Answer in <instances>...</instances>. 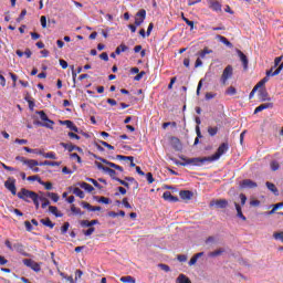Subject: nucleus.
I'll return each mask as SVG.
<instances>
[{
	"instance_id": "obj_1",
	"label": "nucleus",
	"mask_w": 283,
	"mask_h": 283,
	"mask_svg": "<svg viewBox=\"0 0 283 283\" xmlns=\"http://www.w3.org/2000/svg\"><path fill=\"white\" fill-rule=\"evenodd\" d=\"M229 150V144L228 143H221V145L218 147L217 153L212 156L203 157V158H181L185 163L176 161L175 164L177 166L186 167L187 165H193L196 167H201L206 163H214L218 159H220L223 155H226Z\"/></svg>"
},
{
	"instance_id": "obj_2",
	"label": "nucleus",
	"mask_w": 283,
	"mask_h": 283,
	"mask_svg": "<svg viewBox=\"0 0 283 283\" xmlns=\"http://www.w3.org/2000/svg\"><path fill=\"white\" fill-rule=\"evenodd\" d=\"M36 114L40 116V119H42L43 123L39 120H34L33 124L35 126L53 129L54 122L52 119H49L45 111H36Z\"/></svg>"
},
{
	"instance_id": "obj_3",
	"label": "nucleus",
	"mask_w": 283,
	"mask_h": 283,
	"mask_svg": "<svg viewBox=\"0 0 283 283\" xmlns=\"http://www.w3.org/2000/svg\"><path fill=\"white\" fill-rule=\"evenodd\" d=\"M15 196L25 202H30L28 199L35 200L39 198L36 192L27 190L25 188H22L20 192L15 193Z\"/></svg>"
},
{
	"instance_id": "obj_4",
	"label": "nucleus",
	"mask_w": 283,
	"mask_h": 283,
	"mask_svg": "<svg viewBox=\"0 0 283 283\" xmlns=\"http://www.w3.org/2000/svg\"><path fill=\"white\" fill-rule=\"evenodd\" d=\"M22 263L23 265H25L27 268H31V270L33 272H41V265L42 263H38L35 262L34 260H31V259H25V260H22Z\"/></svg>"
},
{
	"instance_id": "obj_5",
	"label": "nucleus",
	"mask_w": 283,
	"mask_h": 283,
	"mask_svg": "<svg viewBox=\"0 0 283 283\" xmlns=\"http://www.w3.org/2000/svg\"><path fill=\"white\" fill-rule=\"evenodd\" d=\"M233 75V67L232 65H228L224 67L223 73L221 74L220 82L221 84H227L228 80L231 78Z\"/></svg>"
},
{
	"instance_id": "obj_6",
	"label": "nucleus",
	"mask_w": 283,
	"mask_h": 283,
	"mask_svg": "<svg viewBox=\"0 0 283 283\" xmlns=\"http://www.w3.org/2000/svg\"><path fill=\"white\" fill-rule=\"evenodd\" d=\"M4 187L7 190L10 191L12 196H17V187H15V179L12 177H9L7 181L4 182Z\"/></svg>"
},
{
	"instance_id": "obj_7",
	"label": "nucleus",
	"mask_w": 283,
	"mask_h": 283,
	"mask_svg": "<svg viewBox=\"0 0 283 283\" xmlns=\"http://www.w3.org/2000/svg\"><path fill=\"white\" fill-rule=\"evenodd\" d=\"M229 206V201L227 199H217V200H212L209 203V207H217L218 209H227Z\"/></svg>"
},
{
	"instance_id": "obj_8",
	"label": "nucleus",
	"mask_w": 283,
	"mask_h": 283,
	"mask_svg": "<svg viewBox=\"0 0 283 283\" xmlns=\"http://www.w3.org/2000/svg\"><path fill=\"white\" fill-rule=\"evenodd\" d=\"M146 20V10L142 9L135 15V25L140 27Z\"/></svg>"
},
{
	"instance_id": "obj_9",
	"label": "nucleus",
	"mask_w": 283,
	"mask_h": 283,
	"mask_svg": "<svg viewBox=\"0 0 283 283\" xmlns=\"http://www.w3.org/2000/svg\"><path fill=\"white\" fill-rule=\"evenodd\" d=\"M60 146H62V148L66 149L69 153H73V150H77V153L83 154L84 150L80 147V146H74L73 144H67V143H60Z\"/></svg>"
},
{
	"instance_id": "obj_10",
	"label": "nucleus",
	"mask_w": 283,
	"mask_h": 283,
	"mask_svg": "<svg viewBox=\"0 0 283 283\" xmlns=\"http://www.w3.org/2000/svg\"><path fill=\"white\" fill-rule=\"evenodd\" d=\"M237 54H239L240 61L242 62L243 71H247L249 69V59L241 50H237Z\"/></svg>"
},
{
	"instance_id": "obj_11",
	"label": "nucleus",
	"mask_w": 283,
	"mask_h": 283,
	"mask_svg": "<svg viewBox=\"0 0 283 283\" xmlns=\"http://www.w3.org/2000/svg\"><path fill=\"white\" fill-rule=\"evenodd\" d=\"M258 187L255 181H252L251 179L242 180L241 188L242 189H255Z\"/></svg>"
},
{
	"instance_id": "obj_12",
	"label": "nucleus",
	"mask_w": 283,
	"mask_h": 283,
	"mask_svg": "<svg viewBox=\"0 0 283 283\" xmlns=\"http://www.w3.org/2000/svg\"><path fill=\"white\" fill-rule=\"evenodd\" d=\"M208 7L214 12H221L222 11V6L218 1H208Z\"/></svg>"
},
{
	"instance_id": "obj_13",
	"label": "nucleus",
	"mask_w": 283,
	"mask_h": 283,
	"mask_svg": "<svg viewBox=\"0 0 283 283\" xmlns=\"http://www.w3.org/2000/svg\"><path fill=\"white\" fill-rule=\"evenodd\" d=\"M273 108V103H263L261 105H259L256 108H254L253 114H258L261 113L264 109H271Z\"/></svg>"
},
{
	"instance_id": "obj_14",
	"label": "nucleus",
	"mask_w": 283,
	"mask_h": 283,
	"mask_svg": "<svg viewBox=\"0 0 283 283\" xmlns=\"http://www.w3.org/2000/svg\"><path fill=\"white\" fill-rule=\"evenodd\" d=\"M62 125H66L67 128H70L72 132L78 133L80 128L73 123V120L65 119L61 120Z\"/></svg>"
},
{
	"instance_id": "obj_15",
	"label": "nucleus",
	"mask_w": 283,
	"mask_h": 283,
	"mask_svg": "<svg viewBox=\"0 0 283 283\" xmlns=\"http://www.w3.org/2000/svg\"><path fill=\"white\" fill-rule=\"evenodd\" d=\"M163 198L165 201H169V202H178L179 198L174 196L170 191H165L163 195Z\"/></svg>"
},
{
	"instance_id": "obj_16",
	"label": "nucleus",
	"mask_w": 283,
	"mask_h": 283,
	"mask_svg": "<svg viewBox=\"0 0 283 283\" xmlns=\"http://www.w3.org/2000/svg\"><path fill=\"white\" fill-rule=\"evenodd\" d=\"M179 196H180L181 200L190 201L191 198H193V192L190 190H181L179 192Z\"/></svg>"
},
{
	"instance_id": "obj_17",
	"label": "nucleus",
	"mask_w": 283,
	"mask_h": 283,
	"mask_svg": "<svg viewBox=\"0 0 283 283\" xmlns=\"http://www.w3.org/2000/svg\"><path fill=\"white\" fill-rule=\"evenodd\" d=\"M117 160H124V161H130V167L134 168L136 167V164L134 163V157L133 156H125V155H116Z\"/></svg>"
},
{
	"instance_id": "obj_18",
	"label": "nucleus",
	"mask_w": 283,
	"mask_h": 283,
	"mask_svg": "<svg viewBox=\"0 0 283 283\" xmlns=\"http://www.w3.org/2000/svg\"><path fill=\"white\" fill-rule=\"evenodd\" d=\"M234 207L237 211V218L241 219L242 221H245L247 217H244L241 206L238 202H234Z\"/></svg>"
},
{
	"instance_id": "obj_19",
	"label": "nucleus",
	"mask_w": 283,
	"mask_h": 283,
	"mask_svg": "<svg viewBox=\"0 0 283 283\" xmlns=\"http://www.w3.org/2000/svg\"><path fill=\"white\" fill-rule=\"evenodd\" d=\"M282 70H283V62L279 65L277 69H275L274 72H273V69L269 70V71L266 72V75H268V77H269V76H276V75L280 74V72H282Z\"/></svg>"
},
{
	"instance_id": "obj_20",
	"label": "nucleus",
	"mask_w": 283,
	"mask_h": 283,
	"mask_svg": "<svg viewBox=\"0 0 283 283\" xmlns=\"http://www.w3.org/2000/svg\"><path fill=\"white\" fill-rule=\"evenodd\" d=\"M94 158L102 161L103 164H105L106 166H108L111 168L117 169V167H119V165L111 163L107 159H103L102 157L94 156Z\"/></svg>"
},
{
	"instance_id": "obj_21",
	"label": "nucleus",
	"mask_w": 283,
	"mask_h": 283,
	"mask_svg": "<svg viewBox=\"0 0 283 283\" xmlns=\"http://www.w3.org/2000/svg\"><path fill=\"white\" fill-rule=\"evenodd\" d=\"M203 255H205V252H199V253H197L196 255H193V256L191 258L190 262H188V265H189V266L196 265L197 261H198L200 258H202Z\"/></svg>"
},
{
	"instance_id": "obj_22",
	"label": "nucleus",
	"mask_w": 283,
	"mask_h": 283,
	"mask_svg": "<svg viewBox=\"0 0 283 283\" xmlns=\"http://www.w3.org/2000/svg\"><path fill=\"white\" fill-rule=\"evenodd\" d=\"M176 283H191V281L186 274L180 273L179 276L176 277Z\"/></svg>"
},
{
	"instance_id": "obj_23",
	"label": "nucleus",
	"mask_w": 283,
	"mask_h": 283,
	"mask_svg": "<svg viewBox=\"0 0 283 283\" xmlns=\"http://www.w3.org/2000/svg\"><path fill=\"white\" fill-rule=\"evenodd\" d=\"M259 99H261L262 102L271 101V97H269L266 90H259Z\"/></svg>"
},
{
	"instance_id": "obj_24",
	"label": "nucleus",
	"mask_w": 283,
	"mask_h": 283,
	"mask_svg": "<svg viewBox=\"0 0 283 283\" xmlns=\"http://www.w3.org/2000/svg\"><path fill=\"white\" fill-rule=\"evenodd\" d=\"M23 165L28 166L29 169H34L35 167L40 166V163L36 159H29Z\"/></svg>"
},
{
	"instance_id": "obj_25",
	"label": "nucleus",
	"mask_w": 283,
	"mask_h": 283,
	"mask_svg": "<svg viewBox=\"0 0 283 283\" xmlns=\"http://www.w3.org/2000/svg\"><path fill=\"white\" fill-rule=\"evenodd\" d=\"M60 165H61V161L44 160L43 163H40V167H43V166L60 167Z\"/></svg>"
},
{
	"instance_id": "obj_26",
	"label": "nucleus",
	"mask_w": 283,
	"mask_h": 283,
	"mask_svg": "<svg viewBox=\"0 0 283 283\" xmlns=\"http://www.w3.org/2000/svg\"><path fill=\"white\" fill-rule=\"evenodd\" d=\"M49 211L51 214L55 216V218H63V213L59 212L57 207L50 206Z\"/></svg>"
},
{
	"instance_id": "obj_27",
	"label": "nucleus",
	"mask_w": 283,
	"mask_h": 283,
	"mask_svg": "<svg viewBox=\"0 0 283 283\" xmlns=\"http://www.w3.org/2000/svg\"><path fill=\"white\" fill-rule=\"evenodd\" d=\"M129 50L128 45H125L122 43L119 46L116 48L115 53L116 55H119L120 53H125Z\"/></svg>"
},
{
	"instance_id": "obj_28",
	"label": "nucleus",
	"mask_w": 283,
	"mask_h": 283,
	"mask_svg": "<svg viewBox=\"0 0 283 283\" xmlns=\"http://www.w3.org/2000/svg\"><path fill=\"white\" fill-rule=\"evenodd\" d=\"M266 187H268V189H269L271 192L274 193V196H279V190H277L275 184H272V182H270V181H266Z\"/></svg>"
},
{
	"instance_id": "obj_29",
	"label": "nucleus",
	"mask_w": 283,
	"mask_h": 283,
	"mask_svg": "<svg viewBox=\"0 0 283 283\" xmlns=\"http://www.w3.org/2000/svg\"><path fill=\"white\" fill-rule=\"evenodd\" d=\"M40 223L49 229H53L55 226L49 218L40 220Z\"/></svg>"
},
{
	"instance_id": "obj_30",
	"label": "nucleus",
	"mask_w": 283,
	"mask_h": 283,
	"mask_svg": "<svg viewBox=\"0 0 283 283\" xmlns=\"http://www.w3.org/2000/svg\"><path fill=\"white\" fill-rule=\"evenodd\" d=\"M81 188H83L84 190H86L88 193H92V191L95 190V188L93 186H91L90 184L83 181L81 185H80Z\"/></svg>"
},
{
	"instance_id": "obj_31",
	"label": "nucleus",
	"mask_w": 283,
	"mask_h": 283,
	"mask_svg": "<svg viewBox=\"0 0 283 283\" xmlns=\"http://www.w3.org/2000/svg\"><path fill=\"white\" fill-rule=\"evenodd\" d=\"M224 253V249L223 248H220L218 249L217 251H212L209 253V258H217V256H220Z\"/></svg>"
},
{
	"instance_id": "obj_32",
	"label": "nucleus",
	"mask_w": 283,
	"mask_h": 283,
	"mask_svg": "<svg viewBox=\"0 0 283 283\" xmlns=\"http://www.w3.org/2000/svg\"><path fill=\"white\" fill-rule=\"evenodd\" d=\"M217 39L228 48H232V43L226 36L218 35Z\"/></svg>"
},
{
	"instance_id": "obj_33",
	"label": "nucleus",
	"mask_w": 283,
	"mask_h": 283,
	"mask_svg": "<svg viewBox=\"0 0 283 283\" xmlns=\"http://www.w3.org/2000/svg\"><path fill=\"white\" fill-rule=\"evenodd\" d=\"M181 19H182V21H185V23H186L188 27H190V30L193 31V29H195V22L191 21V20H189V19H187V18L184 15V13H181Z\"/></svg>"
},
{
	"instance_id": "obj_34",
	"label": "nucleus",
	"mask_w": 283,
	"mask_h": 283,
	"mask_svg": "<svg viewBox=\"0 0 283 283\" xmlns=\"http://www.w3.org/2000/svg\"><path fill=\"white\" fill-rule=\"evenodd\" d=\"M73 195H75L77 198L84 199L85 193L80 188H73Z\"/></svg>"
},
{
	"instance_id": "obj_35",
	"label": "nucleus",
	"mask_w": 283,
	"mask_h": 283,
	"mask_svg": "<svg viewBox=\"0 0 283 283\" xmlns=\"http://www.w3.org/2000/svg\"><path fill=\"white\" fill-rule=\"evenodd\" d=\"M39 185L44 186V189L48 190V191H50V190L53 189L52 182H46V181H44V180H39Z\"/></svg>"
},
{
	"instance_id": "obj_36",
	"label": "nucleus",
	"mask_w": 283,
	"mask_h": 283,
	"mask_svg": "<svg viewBox=\"0 0 283 283\" xmlns=\"http://www.w3.org/2000/svg\"><path fill=\"white\" fill-rule=\"evenodd\" d=\"M105 172L109 175L111 178H113V180L118 179L117 172H115V170L113 168H105Z\"/></svg>"
},
{
	"instance_id": "obj_37",
	"label": "nucleus",
	"mask_w": 283,
	"mask_h": 283,
	"mask_svg": "<svg viewBox=\"0 0 283 283\" xmlns=\"http://www.w3.org/2000/svg\"><path fill=\"white\" fill-rule=\"evenodd\" d=\"M196 133H197V137H196V140H193V146L199 145L200 143L199 139L202 137L199 126L196 127Z\"/></svg>"
},
{
	"instance_id": "obj_38",
	"label": "nucleus",
	"mask_w": 283,
	"mask_h": 283,
	"mask_svg": "<svg viewBox=\"0 0 283 283\" xmlns=\"http://www.w3.org/2000/svg\"><path fill=\"white\" fill-rule=\"evenodd\" d=\"M42 156H43V158H49V159H53V160L57 159V156L54 151L44 153Z\"/></svg>"
},
{
	"instance_id": "obj_39",
	"label": "nucleus",
	"mask_w": 283,
	"mask_h": 283,
	"mask_svg": "<svg viewBox=\"0 0 283 283\" xmlns=\"http://www.w3.org/2000/svg\"><path fill=\"white\" fill-rule=\"evenodd\" d=\"M48 198L53 200V202H59V200H60V196L57 193H54V192H48Z\"/></svg>"
},
{
	"instance_id": "obj_40",
	"label": "nucleus",
	"mask_w": 283,
	"mask_h": 283,
	"mask_svg": "<svg viewBox=\"0 0 283 283\" xmlns=\"http://www.w3.org/2000/svg\"><path fill=\"white\" fill-rule=\"evenodd\" d=\"M210 53H212V50H208V48H205L201 52H199L200 60L201 59L203 60L206 57V55L210 54Z\"/></svg>"
},
{
	"instance_id": "obj_41",
	"label": "nucleus",
	"mask_w": 283,
	"mask_h": 283,
	"mask_svg": "<svg viewBox=\"0 0 283 283\" xmlns=\"http://www.w3.org/2000/svg\"><path fill=\"white\" fill-rule=\"evenodd\" d=\"M120 282H122V283H136L135 279L132 277V276H124V277H120Z\"/></svg>"
},
{
	"instance_id": "obj_42",
	"label": "nucleus",
	"mask_w": 283,
	"mask_h": 283,
	"mask_svg": "<svg viewBox=\"0 0 283 283\" xmlns=\"http://www.w3.org/2000/svg\"><path fill=\"white\" fill-rule=\"evenodd\" d=\"M72 213H75L76 216H84V212L81 211L80 208H76L74 205L71 207Z\"/></svg>"
},
{
	"instance_id": "obj_43",
	"label": "nucleus",
	"mask_w": 283,
	"mask_h": 283,
	"mask_svg": "<svg viewBox=\"0 0 283 283\" xmlns=\"http://www.w3.org/2000/svg\"><path fill=\"white\" fill-rule=\"evenodd\" d=\"M237 93L238 91L233 86H230L228 90H226V95L229 96H234Z\"/></svg>"
},
{
	"instance_id": "obj_44",
	"label": "nucleus",
	"mask_w": 283,
	"mask_h": 283,
	"mask_svg": "<svg viewBox=\"0 0 283 283\" xmlns=\"http://www.w3.org/2000/svg\"><path fill=\"white\" fill-rule=\"evenodd\" d=\"M125 180L127 182H132L133 185H135V189H138L139 188V184L135 180L134 177H125Z\"/></svg>"
},
{
	"instance_id": "obj_45",
	"label": "nucleus",
	"mask_w": 283,
	"mask_h": 283,
	"mask_svg": "<svg viewBox=\"0 0 283 283\" xmlns=\"http://www.w3.org/2000/svg\"><path fill=\"white\" fill-rule=\"evenodd\" d=\"M270 168L272 169V171H277L280 168V164L276 160H273L272 163H270Z\"/></svg>"
},
{
	"instance_id": "obj_46",
	"label": "nucleus",
	"mask_w": 283,
	"mask_h": 283,
	"mask_svg": "<svg viewBox=\"0 0 283 283\" xmlns=\"http://www.w3.org/2000/svg\"><path fill=\"white\" fill-rule=\"evenodd\" d=\"M96 229L95 228H88V230H83L84 237H91L93 233H95Z\"/></svg>"
},
{
	"instance_id": "obj_47",
	"label": "nucleus",
	"mask_w": 283,
	"mask_h": 283,
	"mask_svg": "<svg viewBox=\"0 0 283 283\" xmlns=\"http://www.w3.org/2000/svg\"><path fill=\"white\" fill-rule=\"evenodd\" d=\"M80 224L82 228H88V229L93 228L92 223L87 220L80 221Z\"/></svg>"
},
{
	"instance_id": "obj_48",
	"label": "nucleus",
	"mask_w": 283,
	"mask_h": 283,
	"mask_svg": "<svg viewBox=\"0 0 283 283\" xmlns=\"http://www.w3.org/2000/svg\"><path fill=\"white\" fill-rule=\"evenodd\" d=\"M209 136H217L218 134V127H209L208 128Z\"/></svg>"
},
{
	"instance_id": "obj_49",
	"label": "nucleus",
	"mask_w": 283,
	"mask_h": 283,
	"mask_svg": "<svg viewBox=\"0 0 283 283\" xmlns=\"http://www.w3.org/2000/svg\"><path fill=\"white\" fill-rule=\"evenodd\" d=\"M69 229H70V223L65 222L64 226L61 227V234L64 235L65 233H67Z\"/></svg>"
},
{
	"instance_id": "obj_50",
	"label": "nucleus",
	"mask_w": 283,
	"mask_h": 283,
	"mask_svg": "<svg viewBox=\"0 0 283 283\" xmlns=\"http://www.w3.org/2000/svg\"><path fill=\"white\" fill-rule=\"evenodd\" d=\"M268 82V77H264L262 81H259L256 85H254V88H262Z\"/></svg>"
},
{
	"instance_id": "obj_51",
	"label": "nucleus",
	"mask_w": 283,
	"mask_h": 283,
	"mask_svg": "<svg viewBox=\"0 0 283 283\" xmlns=\"http://www.w3.org/2000/svg\"><path fill=\"white\" fill-rule=\"evenodd\" d=\"M158 268L164 272H171V268L168 264H158Z\"/></svg>"
},
{
	"instance_id": "obj_52",
	"label": "nucleus",
	"mask_w": 283,
	"mask_h": 283,
	"mask_svg": "<svg viewBox=\"0 0 283 283\" xmlns=\"http://www.w3.org/2000/svg\"><path fill=\"white\" fill-rule=\"evenodd\" d=\"M87 181L91 182V184H93L95 188L102 189L101 184H98V181H96L95 179H93V178H87Z\"/></svg>"
},
{
	"instance_id": "obj_53",
	"label": "nucleus",
	"mask_w": 283,
	"mask_h": 283,
	"mask_svg": "<svg viewBox=\"0 0 283 283\" xmlns=\"http://www.w3.org/2000/svg\"><path fill=\"white\" fill-rule=\"evenodd\" d=\"M70 158L76 159L77 164H82V159H81L80 155L76 153L71 154Z\"/></svg>"
},
{
	"instance_id": "obj_54",
	"label": "nucleus",
	"mask_w": 283,
	"mask_h": 283,
	"mask_svg": "<svg viewBox=\"0 0 283 283\" xmlns=\"http://www.w3.org/2000/svg\"><path fill=\"white\" fill-rule=\"evenodd\" d=\"M81 206L83 209H86L87 211H92L93 209V206H91V203H87L85 201H82Z\"/></svg>"
},
{
	"instance_id": "obj_55",
	"label": "nucleus",
	"mask_w": 283,
	"mask_h": 283,
	"mask_svg": "<svg viewBox=\"0 0 283 283\" xmlns=\"http://www.w3.org/2000/svg\"><path fill=\"white\" fill-rule=\"evenodd\" d=\"M28 181H42L41 177H39L38 175L31 176L27 178Z\"/></svg>"
},
{
	"instance_id": "obj_56",
	"label": "nucleus",
	"mask_w": 283,
	"mask_h": 283,
	"mask_svg": "<svg viewBox=\"0 0 283 283\" xmlns=\"http://www.w3.org/2000/svg\"><path fill=\"white\" fill-rule=\"evenodd\" d=\"M14 249L20 252V253H23L24 251V245L22 243H15L14 244Z\"/></svg>"
},
{
	"instance_id": "obj_57",
	"label": "nucleus",
	"mask_w": 283,
	"mask_h": 283,
	"mask_svg": "<svg viewBox=\"0 0 283 283\" xmlns=\"http://www.w3.org/2000/svg\"><path fill=\"white\" fill-rule=\"evenodd\" d=\"M274 240H280L281 242H283V232H275L273 234Z\"/></svg>"
},
{
	"instance_id": "obj_58",
	"label": "nucleus",
	"mask_w": 283,
	"mask_h": 283,
	"mask_svg": "<svg viewBox=\"0 0 283 283\" xmlns=\"http://www.w3.org/2000/svg\"><path fill=\"white\" fill-rule=\"evenodd\" d=\"M9 75H10V77H11V80H12V87H15V82H17V80H19V76H17L14 73H12V72H10L9 73Z\"/></svg>"
},
{
	"instance_id": "obj_59",
	"label": "nucleus",
	"mask_w": 283,
	"mask_h": 283,
	"mask_svg": "<svg viewBox=\"0 0 283 283\" xmlns=\"http://www.w3.org/2000/svg\"><path fill=\"white\" fill-rule=\"evenodd\" d=\"M24 226H25L27 232H31L34 229L30 221H25Z\"/></svg>"
},
{
	"instance_id": "obj_60",
	"label": "nucleus",
	"mask_w": 283,
	"mask_h": 283,
	"mask_svg": "<svg viewBox=\"0 0 283 283\" xmlns=\"http://www.w3.org/2000/svg\"><path fill=\"white\" fill-rule=\"evenodd\" d=\"M146 178H147L148 185H153V182H154L153 174L151 172H147L146 174Z\"/></svg>"
},
{
	"instance_id": "obj_61",
	"label": "nucleus",
	"mask_w": 283,
	"mask_h": 283,
	"mask_svg": "<svg viewBox=\"0 0 283 283\" xmlns=\"http://www.w3.org/2000/svg\"><path fill=\"white\" fill-rule=\"evenodd\" d=\"M177 261H179L180 263H185L187 261V255L185 254L177 255Z\"/></svg>"
},
{
	"instance_id": "obj_62",
	"label": "nucleus",
	"mask_w": 283,
	"mask_h": 283,
	"mask_svg": "<svg viewBox=\"0 0 283 283\" xmlns=\"http://www.w3.org/2000/svg\"><path fill=\"white\" fill-rule=\"evenodd\" d=\"M122 205H124V207L126 209H132V206L130 203L128 202V199L127 198H124V200H122Z\"/></svg>"
},
{
	"instance_id": "obj_63",
	"label": "nucleus",
	"mask_w": 283,
	"mask_h": 283,
	"mask_svg": "<svg viewBox=\"0 0 283 283\" xmlns=\"http://www.w3.org/2000/svg\"><path fill=\"white\" fill-rule=\"evenodd\" d=\"M98 202L103 205H109V199L106 197H102L98 199Z\"/></svg>"
},
{
	"instance_id": "obj_64",
	"label": "nucleus",
	"mask_w": 283,
	"mask_h": 283,
	"mask_svg": "<svg viewBox=\"0 0 283 283\" xmlns=\"http://www.w3.org/2000/svg\"><path fill=\"white\" fill-rule=\"evenodd\" d=\"M240 201H241V207H244V206H245V202H247V197H245V195H243V193L240 195Z\"/></svg>"
}]
</instances>
